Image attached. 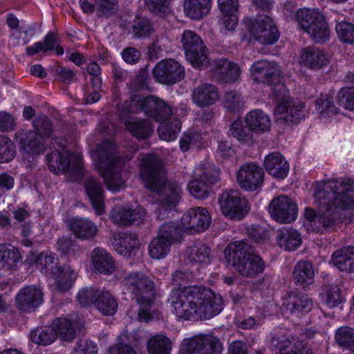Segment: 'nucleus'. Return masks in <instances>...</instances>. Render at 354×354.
<instances>
[{"mask_svg":"<svg viewBox=\"0 0 354 354\" xmlns=\"http://www.w3.org/2000/svg\"><path fill=\"white\" fill-rule=\"evenodd\" d=\"M314 195L319 214L308 207L305 216L308 221H317L326 230H331L342 221L343 212L354 211V181L350 179L325 181L319 185Z\"/></svg>","mask_w":354,"mask_h":354,"instance_id":"obj_1","label":"nucleus"},{"mask_svg":"<svg viewBox=\"0 0 354 354\" xmlns=\"http://www.w3.org/2000/svg\"><path fill=\"white\" fill-rule=\"evenodd\" d=\"M315 270L313 263L308 261H299L295 266L293 279L295 283L306 288L314 283Z\"/></svg>","mask_w":354,"mask_h":354,"instance_id":"obj_30","label":"nucleus"},{"mask_svg":"<svg viewBox=\"0 0 354 354\" xmlns=\"http://www.w3.org/2000/svg\"><path fill=\"white\" fill-rule=\"evenodd\" d=\"M220 171L212 165L200 167L194 171V179L191 180L187 189L197 199H205L211 193V185L219 180Z\"/></svg>","mask_w":354,"mask_h":354,"instance_id":"obj_8","label":"nucleus"},{"mask_svg":"<svg viewBox=\"0 0 354 354\" xmlns=\"http://www.w3.org/2000/svg\"><path fill=\"white\" fill-rule=\"evenodd\" d=\"M271 346L278 349L279 354H313L311 348L295 338L279 341V339L273 337L271 339Z\"/></svg>","mask_w":354,"mask_h":354,"instance_id":"obj_27","label":"nucleus"},{"mask_svg":"<svg viewBox=\"0 0 354 354\" xmlns=\"http://www.w3.org/2000/svg\"><path fill=\"white\" fill-rule=\"evenodd\" d=\"M322 298L323 301L330 308L337 306L343 300L339 288L335 284L327 285L324 287Z\"/></svg>","mask_w":354,"mask_h":354,"instance_id":"obj_53","label":"nucleus"},{"mask_svg":"<svg viewBox=\"0 0 354 354\" xmlns=\"http://www.w3.org/2000/svg\"><path fill=\"white\" fill-rule=\"evenodd\" d=\"M264 167L269 174L278 179L286 178L289 171L288 162L279 152H272L265 157Z\"/></svg>","mask_w":354,"mask_h":354,"instance_id":"obj_25","label":"nucleus"},{"mask_svg":"<svg viewBox=\"0 0 354 354\" xmlns=\"http://www.w3.org/2000/svg\"><path fill=\"white\" fill-rule=\"evenodd\" d=\"M324 15L317 9L302 8L297 11L294 17L304 31L314 26Z\"/></svg>","mask_w":354,"mask_h":354,"instance_id":"obj_42","label":"nucleus"},{"mask_svg":"<svg viewBox=\"0 0 354 354\" xmlns=\"http://www.w3.org/2000/svg\"><path fill=\"white\" fill-rule=\"evenodd\" d=\"M91 260L95 269L100 273L111 274L115 269L112 257L102 248H96L93 250Z\"/></svg>","mask_w":354,"mask_h":354,"instance_id":"obj_32","label":"nucleus"},{"mask_svg":"<svg viewBox=\"0 0 354 354\" xmlns=\"http://www.w3.org/2000/svg\"><path fill=\"white\" fill-rule=\"evenodd\" d=\"M335 339L342 347L354 346V329L348 326L340 327L335 332Z\"/></svg>","mask_w":354,"mask_h":354,"instance_id":"obj_60","label":"nucleus"},{"mask_svg":"<svg viewBox=\"0 0 354 354\" xmlns=\"http://www.w3.org/2000/svg\"><path fill=\"white\" fill-rule=\"evenodd\" d=\"M84 188L96 214H103L104 213V192L101 182L94 177L89 176L85 180Z\"/></svg>","mask_w":354,"mask_h":354,"instance_id":"obj_23","label":"nucleus"},{"mask_svg":"<svg viewBox=\"0 0 354 354\" xmlns=\"http://www.w3.org/2000/svg\"><path fill=\"white\" fill-rule=\"evenodd\" d=\"M149 73L145 69H140L138 73L127 84L131 93H136L139 90L147 89Z\"/></svg>","mask_w":354,"mask_h":354,"instance_id":"obj_62","label":"nucleus"},{"mask_svg":"<svg viewBox=\"0 0 354 354\" xmlns=\"http://www.w3.org/2000/svg\"><path fill=\"white\" fill-rule=\"evenodd\" d=\"M210 3L211 0H185V12L190 18L200 19L209 13Z\"/></svg>","mask_w":354,"mask_h":354,"instance_id":"obj_41","label":"nucleus"},{"mask_svg":"<svg viewBox=\"0 0 354 354\" xmlns=\"http://www.w3.org/2000/svg\"><path fill=\"white\" fill-rule=\"evenodd\" d=\"M251 74L255 82L272 84L280 76V68L274 62L259 60L255 62L251 67Z\"/></svg>","mask_w":354,"mask_h":354,"instance_id":"obj_19","label":"nucleus"},{"mask_svg":"<svg viewBox=\"0 0 354 354\" xmlns=\"http://www.w3.org/2000/svg\"><path fill=\"white\" fill-rule=\"evenodd\" d=\"M167 302L178 317L194 321L209 319L223 308L221 295L199 286L172 290Z\"/></svg>","mask_w":354,"mask_h":354,"instance_id":"obj_2","label":"nucleus"},{"mask_svg":"<svg viewBox=\"0 0 354 354\" xmlns=\"http://www.w3.org/2000/svg\"><path fill=\"white\" fill-rule=\"evenodd\" d=\"M192 98L196 104L204 107L214 104L218 98V93L214 85L202 84L194 88Z\"/></svg>","mask_w":354,"mask_h":354,"instance_id":"obj_28","label":"nucleus"},{"mask_svg":"<svg viewBox=\"0 0 354 354\" xmlns=\"http://www.w3.org/2000/svg\"><path fill=\"white\" fill-rule=\"evenodd\" d=\"M351 246L342 247L332 254L330 261L340 271L347 272L348 269L351 268V264H348V258L351 254Z\"/></svg>","mask_w":354,"mask_h":354,"instance_id":"obj_55","label":"nucleus"},{"mask_svg":"<svg viewBox=\"0 0 354 354\" xmlns=\"http://www.w3.org/2000/svg\"><path fill=\"white\" fill-rule=\"evenodd\" d=\"M128 111L132 113L145 112L149 117L160 122L166 121L173 113L172 108L169 104L153 95L142 98L134 96L130 101Z\"/></svg>","mask_w":354,"mask_h":354,"instance_id":"obj_7","label":"nucleus"},{"mask_svg":"<svg viewBox=\"0 0 354 354\" xmlns=\"http://www.w3.org/2000/svg\"><path fill=\"white\" fill-rule=\"evenodd\" d=\"M153 75L161 84H174L184 78L185 70L175 59H163L154 67Z\"/></svg>","mask_w":354,"mask_h":354,"instance_id":"obj_13","label":"nucleus"},{"mask_svg":"<svg viewBox=\"0 0 354 354\" xmlns=\"http://www.w3.org/2000/svg\"><path fill=\"white\" fill-rule=\"evenodd\" d=\"M336 99L339 106L354 111V88H342L337 94Z\"/></svg>","mask_w":354,"mask_h":354,"instance_id":"obj_64","label":"nucleus"},{"mask_svg":"<svg viewBox=\"0 0 354 354\" xmlns=\"http://www.w3.org/2000/svg\"><path fill=\"white\" fill-rule=\"evenodd\" d=\"M276 240L279 247L288 251L295 250L301 243L300 234L292 228H283L279 230Z\"/></svg>","mask_w":354,"mask_h":354,"instance_id":"obj_35","label":"nucleus"},{"mask_svg":"<svg viewBox=\"0 0 354 354\" xmlns=\"http://www.w3.org/2000/svg\"><path fill=\"white\" fill-rule=\"evenodd\" d=\"M69 228L73 234L80 239L94 238L97 232V227L90 220L74 218L69 223Z\"/></svg>","mask_w":354,"mask_h":354,"instance_id":"obj_33","label":"nucleus"},{"mask_svg":"<svg viewBox=\"0 0 354 354\" xmlns=\"http://www.w3.org/2000/svg\"><path fill=\"white\" fill-rule=\"evenodd\" d=\"M49 169L55 174L66 172L71 169L79 174L82 171V159L79 153H70L64 149H55L46 158Z\"/></svg>","mask_w":354,"mask_h":354,"instance_id":"obj_10","label":"nucleus"},{"mask_svg":"<svg viewBox=\"0 0 354 354\" xmlns=\"http://www.w3.org/2000/svg\"><path fill=\"white\" fill-rule=\"evenodd\" d=\"M181 128L180 122L178 120H174L171 122H161L158 132L160 138L166 141L175 140L179 133Z\"/></svg>","mask_w":354,"mask_h":354,"instance_id":"obj_54","label":"nucleus"},{"mask_svg":"<svg viewBox=\"0 0 354 354\" xmlns=\"http://www.w3.org/2000/svg\"><path fill=\"white\" fill-rule=\"evenodd\" d=\"M21 259L16 248L7 244H0V268L10 270Z\"/></svg>","mask_w":354,"mask_h":354,"instance_id":"obj_43","label":"nucleus"},{"mask_svg":"<svg viewBox=\"0 0 354 354\" xmlns=\"http://www.w3.org/2000/svg\"><path fill=\"white\" fill-rule=\"evenodd\" d=\"M339 17L335 19V30L339 39L345 43L354 44V25L342 19Z\"/></svg>","mask_w":354,"mask_h":354,"instance_id":"obj_56","label":"nucleus"},{"mask_svg":"<svg viewBox=\"0 0 354 354\" xmlns=\"http://www.w3.org/2000/svg\"><path fill=\"white\" fill-rule=\"evenodd\" d=\"M125 127L138 140H146L153 133V124L146 118H131L125 122Z\"/></svg>","mask_w":354,"mask_h":354,"instance_id":"obj_31","label":"nucleus"},{"mask_svg":"<svg viewBox=\"0 0 354 354\" xmlns=\"http://www.w3.org/2000/svg\"><path fill=\"white\" fill-rule=\"evenodd\" d=\"M76 323L66 318H58L53 321L52 326L57 337L66 342H71L76 335Z\"/></svg>","mask_w":354,"mask_h":354,"instance_id":"obj_40","label":"nucleus"},{"mask_svg":"<svg viewBox=\"0 0 354 354\" xmlns=\"http://www.w3.org/2000/svg\"><path fill=\"white\" fill-rule=\"evenodd\" d=\"M183 227L186 230L203 232L211 223V217L206 209L194 207L189 209L182 217Z\"/></svg>","mask_w":354,"mask_h":354,"instance_id":"obj_20","label":"nucleus"},{"mask_svg":"<svg viewBox=\"0 0 354 354\" xmlns=\"http://www.w3.org/2000/svg\"><path fill=\"white\" fill-rule=\"evenodd\" d=\"M33 261L41 271L46 274H54L62 267L58 266L56 254L50 251H44L33 257Z\"/></svg>","mask_w":354,"mask_h":354,"instance_id":"obj_38","label":"nucleus"},{"mask_svg":"<svg viewBox=\"0 0 354 354\" xmlns=\"http://www.w3.org/2000/svg\"><path fill=\"white\" fill-rule=\"evenodd\" d=\"M152 23L147 18H138L133 21L132 32L136 37H147L153 32Z\"/></svg>","mask_w":354,"mask_h":354,"instance_id":"obj_61","label":"nucleus"},{"mask_svg":"<svg viewBox=\"0 0 354 354\" xmlns=\"http://www.w3.org/2000/svg\"><path fill=\"white\" fill-rule=\"evenodd\" d=\"M57 43V38L56 35L53 32H50L46 35L44 43L39 41L28 47L26 48V53L32 56L41 52L46 53L48 50H53L55 49Z\"/></svg>","mask_w":354,"mask_h":354,"instance_id":"obj_52","label":"nucleus"},{"mask_svg":"<svg viewBox=\"0 0 354 354\" xmlns=\"http://www.w3.org/2000/svg\"><path fill=\"white\" fill-rule=\"evenodd\" d=\"M271 216L280 223L295 221L297 214V205L289 197L281 195L272 200L269 205Z\"/></svg>","mask_w":354,"mask_h":354,"instance_id":"obj_15","label":"nucleus"},{"mask_svg":"<svg viewBox=\"0 0 354 354\" xmlns=\"http://www.w3.org/2000/svg\"><path fill=\"white\" fill-rule=\"evenodd\" d=\"M30 337L32 342L38 345L46 346L54 342L57 339V335L53 326H46L44 328H37L32 330L30 333Z\"/></svg>","mask_w":354,"mask_h":354,"instance_id":"obj_50","label":"nucleus"},{"mask_svg":"<svg viewBox=\"0 0 354 354\" xmlns=\"http://www.w3.org/2000/svg\"><path fill=\"white\" fill-rule=\"evenodd\" d=\"M209 248L201 242H197L187 248L186 254L192 263L205 264L209 261Z\"/></svg>","mask_w":354,"mask_h":354,"instance_id":"obj_46","label":"nucleus"},{"mask_svg":"<svg viewBox=\"0 0 354 354\" xmlns=\"http://www.w3.org/2000/svg\"><path fill=\"white\" fill-rule=\"evenodd\" d=\"M95 300V307L104 315L111 316L118 309V303L114 296L104 289L98 290Z\"/></svg>","mask_w":354,"mask_h":354,"instance_id":"obj_36","label":"nucleus"},{"mask_svg":"<svg viewBox=\"0 0 354 354\" xmlns=\"http://www.w3.org/2000/svg\"><path fill=\"white\" fill-rule=\"evenodd\" d=\"M306 32L310 38L315 43L324 44L329 40L330 30L324 16H323L314 26H311Z\"/></svg>","mask_w":354,"mask_h":354,"instance_id":"obj_45","label":"nucleus"},{"mask_svg":"<svg viewBox=\"0 0 354 354\" xmlns=\"http://www.w3.org/2000/svg\"><path fill=\"white\" fill-rule=\"evenodd\" d=\"M245 122L253 132H264L269 130L270 119L269 116L261 110H253L247 113Z\"/></svg>","mask_w":354,"mask_h":354,"instance_id":"obj_37","label":"nucleus"},{"mask_svg":"<svg viewBox=\"0 0 354 354\" xmlns=\"http://www.w3.org/2000/svg\"><path fill=\"white\" fill-rule=\"evenodd\" d=\"M250 32L256 40L263 44H274L279 37L274 22L267 15L259 17L252 23Z\"/></svg>","mask_w":354,"mask_h":354,"instance_id":"obj_14","label":"nucleus"},{"mask_svg":"<svg viewBox=\"0 0 354 354\" xmlns=\"http://www.w3.org/2000/svg\"><path fill=\"white\" fill-rule=\"evenodd\" d=\"M230 133L243 144L250 145L253 141V131L240 120H236L231 124Z\"/></svg>","mask_w":354,"mask_h":354,"instance_id":"obj_49","label":"nucleus"},{"mask_svg":"<svg viewBox=\"0 0 354 354\" xmlns=\"http://www.w3.org/2000/svg\"><path fill=\"white\" fill-rule=\"evenodd\" d=\"M113 246L115 250L126 257H131L138 250L140 243L135 234L119 233L114 237Z\"/></svg>","mask_w":354,"mask_h":354,"instance_id":"obj_26","label":"nucleus"},{"mask_svg":"<svg viewBox=\"0 0 354 354\" xmlns=\"http://www.w3.org/2000/svg\"><path fill=\"white\" fill-rule=\"evenodd\" d=\"M140 174L145 187L156 194L158 207L171 210L178 204L182 188L176 181L167 180L163 162L157 156L147 154L141 158Z\"/></svg>","mask_w":354,"mask_h":354,"instance_id":"obj_3","label":"nucleus"},{"mask_svg":"<svg viewBox=\"0 0 354 354\" xmlns=\"http://www.w3.org/2000/svg\"><path fill=\"white\" fill-rule=\"evenodd\" d=\"M302 51V60L308 68L320 69L328 63V59L326 54L318 48L307 47Z\"/></svg>","mask_w":354,"mask_h":354,"instance_id":"obj_34","label":"nucleus"},{"mask_svg":"<svg viewBox=\"0 0 354 354\" xmlns=\"http://www.w3.org/2000/svg\"><path fill=\"white\" fill-rule=\"evenodd\" d=\"M245 100L241 93L236 91H227L224 96V107L229 111L239 113L245 107Z\"/></svg>","mask_w":354,"mask_h":354,"instance_id":"obj_51","label":"nucleus"},{"mask_svg":"<svg viewBox=\"0 0 354 354\" xmlns=\"http://www.w3.org/2000/svg\"><path fill=\"white\" fill-rule=\"evenodd\" d=\"M55 276V286L60 292L68 291L76 279L77 274L70 266H62Z\"/></svg>","mask_w":354,"mask_h":354,"instance_id":"obj_39","label":"nucleus"},{"mask_svg":"<svg viewBox=\"0 0 354 354\" xmlns=\"http://www.w3.org/2000/svg\"><path fill=\"white\" fill-rule=\"evenodd\" d=\"M171 244L167 240L157 236L152 240L149 245L150 256L157 259L165 257L169 252Z\"/></svg>","mask_w":354,"mask_h":354,"instance_id":"obj_58","label":"nucleus"},{"mask_svg":"<svg viewBox=\"0 0 354 354\" xmlns=\"http://www.w3.org/2000/svg\"><path fill=\"white\" fill-rule=\"evenodd\" d=\"M19 142L21 149L28 155H39L46 149L44 138L37 132L31 131L26 132L23 134Z\"/></svg>","mask_w":354,"mask_h":354,"instance_id":"obj_29","label":"nucleus"},{"mask_svg":"<svg viewBox=\"0 0 354 354\" xmlns=\"http://www.w3.org/2000/svg\"><path fill=\"white\" fill-rule=\"evenodd\" d=\"M158 236L167 240L171 244L181 241L180 230L177 224L173 222L162 225L159 229Z\"/></svg>","mask_w":354,"mask_h":354,"instance_id":"obj_57","label":"nucleus"},{"mask_svg":"<svg viewBox=\"0 0 354 354\" xmlns=\"http://www.w3.org/2000/svg\"><path fill=\"white\" fill-rule=\"evenodd\" d=\"M218 204L223 215L232 219L241 220L250 210L247 201L236 190L222 192L218 197Z\"/></svg>","mask_w":354,"mask_h":354,"instance_id":"obj_11","label":"nucleus"},{"mask_svg":"<svg viewBox=\"0 0 354 354\" xmlns=\"http://www.w3.org/2000/svg\"><path fill=\"white\" fill-rule=\"evenodd\" d=\"M121 284L132 299L140 304L138 318L140 321L147 322L157 316V311L152 309L156 295L152 280L142 272H133L125 274L122 278Z\"/></svg>","mask_w":354,"mask_h":354,"instance_id":"obj_5","label":"nucleus"},{"mask_svg":"<svg viewBox=\"0 0 354 354\" xmlns=\"http://www.w3.org/2000/svg\"><path fill=\"white\" fill-rule=\"evenodd\" d=\"M146 8L153 15L165 17L170 12L168 0H143Z\"/></svg>","mask_w":354,"mask_h":354,"instance_id":"obj_59","label":"nucleus"},{"mask_svg":"<svg viewBox=\"0 0 354 354\" xmlns=\"http://www.w3.org/2000/svg\"><path fill=\"white\" fill-rule=\"evenodd\" d=\"M272 87V93L275 100L279 102L275 107L276 113H282L286 111V106L288 105V100L292 98L288 95V91L284 84L281 82L280 76L278 80H275L274 83L270 84Z\"/></svg>","mask_w":354,"mask_h":354,"instance_id":"obj_48","label":"nucleus"},{"mask_svg":"<svg viewBox=\"0 0 354 354\" xmlns=\"http://www.w3.org/2000/svg\"><path fill=\"white\" fill-rule=\"evenodd\" d=\"M288 104L286 110L283 112L276 113L275 110L274 111L277 122L279 124L288 123L297 124L305 116L304 104L298 100L293 99L288 100Z\"/></svg>","mask_w":354,"mask_h":354,"instance_id":"obj_24","label":"nucleus"},{"mask_svg":"<svg viewBox=\"0 0 354 354\" xmlns=\"http://www.w3.org/2000/svg\"><path fill=\"white\" fill-rule=\"evenodd\" d=\"M224 254L227 262L242 276L253 277L265 269L263 259L245 241L230 243L225 248Z\"/></svg>","mask_w":354,"mask_h":354,"instance_id":"obj_6","label":"nucleus"},{"mask_svg":"<svg viewBox=\"0 0 354 354\" xmlns=\"http://www.w3.org/2000/svg\"><path fill=\"white\" fill-rule=\"evenodd\" d=\"M32 125L34 130L32 131L37 132L39 135L44 137L50 138L52 133V124L50 120L44 115H39L36 117Z\"/></svg>","mask_w":354,"mask_h":354,"instance_id":"obj_63","label":"nucleus"},{"mask_svg":"<svg viewBox=\"0 0 354 354\" xmlns=\"http://www.w3.org/2000/svg\"><path fill=\"white\" fill-rule=\"evenodd\" d=\"M181 42L186 57L193 66L201 67L208 62L206 46L195 32L184 31L181 37Z\"/></svg>","mask_w":354,"mask_h":354,"instance_id":"obj_12","label":"nucleus"},{"mask_svg":"<svg viewBox=\"0 0 354 354\" xmlns=\"http://www.w3.org/2000/svg\"><path fill=\"white\" fill-rule=\"evenodd\" d=\"M236 179L242 189L254 191L263 184L264 171L261 167L254 163H245L239 168Z\"/></svg>","mask_w":354,"mask_h":354,"instance_id":"obj_16","label":"nucleus"},{"mask_svg":"<svg viewBox=\"0 0 354 354\" xmlns=\"http://www.w3.org/2000/svg\"><path fill=\"white\" fill-rule=\"evenodd\" d=\"M41 289L35 286L22 288L16 297V303L21 312L31 313L37 308L44 300Z\"/></svg>","mask_w":354,"mask_h":354,"instance_id":"obj_18","label":"nucleus"},{"mask_svg":"<svg viewBox=\"0 0 354 354\" xmlns=\"http://www.w3.org/2000/svg\"><path fill=\"white\" fill-rule=\"evenodd\" d=\"M212 71L214 77L223 83L235 82L241 72L237 64L225 58L215 59L212 64Z\"/></svg>","mask_w":354,"mask_h":354,"instance_id":"obj_21","label":"nucleus"},{"mask_svg":"<svg viewBox=\"0 0 354 354\" xmlns=\"http://www.w3.org/2000/svg\"><path fill=\"white\" fill-rule=\"evenodd\" d=\"M223 344L211 335H199L185 339L181 344L183 354H221Z\"/></svg>","mask_w":354,"mask_h":354,"instance_id":"obj_9","label":"nucleus"},{"mask_svg":"<svg viewBox=\"0 0 354 354\" xmlns=\"http://www.w3.org/2000/svg\"><path fill=\"white\" fill-rule=\"evenodd\" d=\"M92 158L109 189L116 192L124 187V160L117 154L114 143L108 140L102 142L92 152Z\"/></svg>","mask_w":354,"mask_h":354,"instance_id":"obj_4","label":"nucleus"},{"mask_svg":"<svg viewBox=\"0 0 354 354\" xmlns=\"http://www.w3.org/2000/svg\"><path fill=\"white\" fill-rule=\"evenodd\" d=\"M283 307L285 313L301 317L311 310L313 300L304 293L291 292L283 298Z\"/></svg>","mask_w":354,"mask_h":354,"instance_id":"obj_17","label":"nucleus"},{"mask_svg":"<svg viewBox=\"0 0 354 354\" xmlns=\"http://www.w3.org/2000/svg\"><path fill=\"white\" fill-rule=\"evenodd\" d=\"M149 354H169L171 351V340L163 335H156L147 342Z\"/></svg>","mask_w":354,"mask_h":354,"instance_id":"obj_47","label":"nucleus"},{"mask_svg":"<svg viewBox=\"0 0 354 354\" xmlns=\"http://www.w3.org/2000/svg\"><path fill=\"white\" fill-rule=\"evenodd\" d=\"M306 32L310 38L315 43L324 44L329 40L330 30L324 16H323L314 26H311Z\"/></svg>","mask_w":354,"mask_h":354,"instance_id":"obj_44","label":"nucleus"},{"mask_svg":"<svg viewBox=\"0 0 354 354\" xmlns=\"http://www.w3.org/2000/svg\"><path fill=\"white\" fill-rule=\"evenodd\" d=\"M145 216L144 211L140 208L131 209L122 206L114 207L110 212V219L119 226L131 225L139 222Z\"/></svg>","mask_w":354,"mask_h":354,"instance_id":"obj_22","label":"nucleus"}]
</instances>
